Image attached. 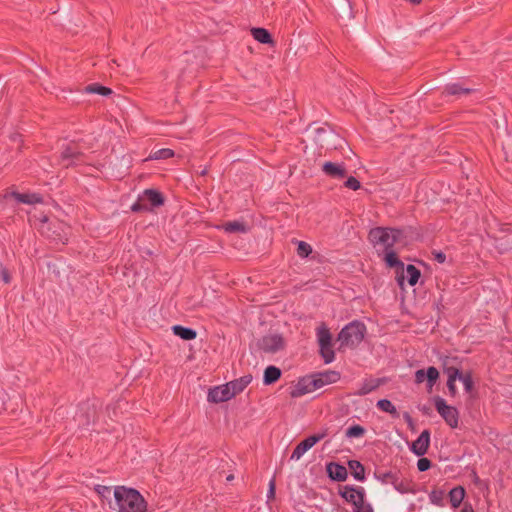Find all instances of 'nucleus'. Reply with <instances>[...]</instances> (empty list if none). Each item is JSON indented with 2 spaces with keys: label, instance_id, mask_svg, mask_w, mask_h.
<instances>
[{
  "label": "nucleus",
  "instance_id": "4",
  "mask_svg": "<svg viewBox=\"0 0 512 512\" xmlns=\"http://www.w3.org/2000/svg\"><path fill=\"white\" fill-rule=\"evenodd\" d=\"M375 478L383 485H392L401 494L413 491L411 481L404 477L399 470L378 471L375 472Z\"/></svg>",
  "mask_w": 512,
  "mask_h": 512
},
{
  "label": "nucleus",
  "instance_id": "56",
  "mask_svg": "<svg viewBox=\"0 0 512 512\" xmlns=\"http://www.w3.org/2000/svg\"><path fill=\"white\" fill-rule=\"evenodd\" d=\"M347 465H348V468H349L350 470H352V465H353L352 460H348V461H347Z\"/></svg>",
  "mask_w": 512,
  "mask_h": 512
},
{
  "label": "nucleus",
  "instance_id": "2",
  "mask_svg": "<svg viewBox=\"0 0 512 512\" xmlns=\"http://www.w3.org/2000/svg\"><path fill=\"white\" fill-rule=\"evenodd\" d=\"M306 132L311 135L314 144L319 148L326 150L337 148L339 136L330 126H315V123H312Z\"/></svg>",
  "mask_w": 512,
  "mask_h": 512
},
{
  "label": "nucleus",
  "instance_id": "18",
  "mask_svg": "<svg viewBox=\"0 0 512 512\" xmlns=\"http://www.w3.org/2000/svg\"><path fill=\"white\" fill-rule=\"evenodd\" d=\"M326 472L328 477L337 482H342L346 480L348 472L347 468L344 465H341L336 462H330L326 465Z\"/></svg>",
  "mask_w": 512,
  "mask_h": 512
},
{
  "label": "nucleus",
  "instance_id": "34",
  "mask_svg": "<svg viewBox=\"0 0 512 512\" xmlns=\"http://www.w3.org/2000/svg\"><path fill=\"white\" fill-rule=\"evenodd\" d=\"M445 492L441 489H434L429 493V500L432 504L439 507L444 506Z\"/></svg>",
  "mask_w": 512,
  "mask_h": 512
},
{
  "label": "nucleus",
  "instance_id": "3",
  "mask_svg": "<svg viewBox=\"0 0 512 512\" xmlns=\"http://www.w3.org/2000/svg\"><path fill=\"white\" fill-rule=\"evenodd\" d=\"M402 234V230L400 229L375 227L369 232V240L375 247L382 248V251L389 250L393 249Z\"/></svg>",
  "mask_w": 512,
  "mask_h": 512
},
{
  "label": "nucleus",
  "instance_id": "17",
  "mask_svg": "<svg viewBox=\"0 0 512 512\" xmlns=\"http://www.w3.org/2000/svg\"><path fill=\"white\" fill-rule=\"evenodd\" d=\"M140 199H142L145 203L148 202L151 206V210L153 208L160 207L165 203L164 195L155 189H145L140 195Z\"/></svg>",
  "mask_w": 512,
  "mask_h": 512
},
{
  "label": "nucleus",
  "instance_id": "31",
  "mask_svg": "<svg viewBox=\"0 0 512 512\" xmlns=\"http://www.w3.org/2000/svg\"><path fill=\"white\" fill-rule=\"evenodd\" d=\"M85 93L99 94L102 96H109L112 94V90L109 87L103 86L99 83H92L84 88Z\"/></svg>",
  "mask_w": 512,
  "mask_h": 512
},
{
  "label": "nucleus",
  "instance_id": "1",
  "mask_svg": "<svg viewBox=\"0 0 512 512\" xmlns=\"http://www.w3.org/2000/svg\"><path fill=\"white\" fill-rule=\"evenodd\" d=\"M114 498L118 512H145L147 509V502L134 488L117 486L114 489Z\"/></svg>",
  "mask_w": 512,
  "mask_h": 512
},
{
  "label": "nucleus",
  "instance_id": "39",
  "mask_svg": "<svg viewBox=\"0 0 512 512\" xmlns=\"http://www.w3.org/2000/svg\"><path fill=\"white\" fill-rule=\"evenodd\" d=\"M366 333V327L362 322L354 320V340L362 341Z\"/></svg>",
  "mask_w": 512,
  "mask_h": 512
},
{
  "label": "nucleus",
  "instance_id": "53",
  "mask_svg": "<svg viewBox=\"0 0 512 512\" xmlns=\"http://www.w3.org/2000/svg\"><path fill=\"white\" fill-rule=\"evenodd\" d=\"M345 435L348 437V438H352V425L348 426L345 430Z\"/></svg>",
  "mask_w": 512,
  "mask_h": 512
},
{
  "label": "nucleus",
  "instance_id": "46",
  "mask_svg": "<svg viewBox=\"0 0 512 512\" xmlns=\"http://www.w3.org/2000/svg\"><path fill=\"white\" fill-rule=\"evenodd\" d=\"M275 491H276L275 478H272L269 482V489L267 492L268 500H273L275 498Z\"/></svg>",
  "mask_w": 512,
  "mask_h": 512
},
{
  "label": "nucleus",
  "instance_id": "19",
  "mask_svg": "<svg viewBox=\"0 0 512 512\" xmlns=\"http://www.w3.org/2000/svg\"><path fill=\"white\" fill-rule=\"evenodd\" d=\"M322 169L326 175L334 179H342L346 176V169L341 164L325 162Z\"/></svg>",
  "mask_w": 512,
  "mask_h": 512
},
{
  "label": "nucleus",
  "instance_id": "8",
  "mask_svg": "<svg viewBox=\"0 0 512 512\" xmlns=\"http://www.w3.org/2000/svg\"><path fill=\"white\" fill-rule=\"evenodd\" d=\"M257 347L264 353L275 354L285 348V340L280 334H267L258 339Z\"/></svg>",
  "mask_w": 512,
  "mask_h": 512
},
{
  "label": "nucleus",
  "instance_id": "7",
  "mask_svg": "<svg viewBox=\"0 0 512 512\" xmlns=\"http://www.w3.org/2000/svg\"><path fill=\"white\" fill-rule=\"evenodd\" d=\"M434 405L437 412L451 428H457L459 423V412L457 408L450 406L446 401L437 396L434 398Z\"/></svg>",
  "mask_w": 512,
  "mask_h": 512
},
{
  "label": "nucleus",
  "instance_id": "40",
  "mask_svg": "<svg viewBox=\"0 0 512 512\" xmlns=\"http://www.w3.org/2000/svg\"><path fill=\"white\" fill-rule=\"evenodd\" d=\"M354 479L358 481H363L365 479V468L357 460H354Z\"/></svg>",
  "mask_w": 512,
  "mask_h": 512
},
{
  "label": "nucleus",
  "instance_id": "23",
  "mask_svg": "<svg viewBox=\"0 0 512 512\" xmlns=\"http://www.w3.org/2000/svg\"><path fill=\"white\" fill-rule=\"evenodd\" d=\"M282 376V371L280 368L274 365H269L265 368L263 373V384L264 385H272L276 383Z\"/></svg>",
  "mask_w": 512,
  "mask_h": 512
},
{
  "label": "nucleus",
  "instance_id": "52",
  "mask_svg": "<svg viewBox=\"0 0 512 512\" xmlns=\"http://www.w3.org/2000/svg\"><path fill=\"white\" fill-rule=\"evenodd\" d=\"M358 190H363V189L361 188V183L357 179L354 178V191H358Z\"/></svg>",
  "mask_w": 512,
  "mask_h": 512
},
{
  "label": "nucleus",
  "instance_id": "25",
  "mask_svg": "<svg viewBox=\"0 0 512 512\" xmlns=\"http://www.w3.org/2000/svg\"><path fill=\"white\" fill-rule=\"evenodd\" d=\"M251 35L253 38L261 44L274 45V40L271 33L262 27H255L251 29Z\"/></svg>",
  "mask_w": 512,
  "mask_h": 512
},
{
  "label": "nucleus",
  "instance_id": "47",
  "mask_svg": "<svg viewBox=\"0 0 512 512\" xmlns=\"http://www.w3.org/2000/svg\"><path fill=\"white\" fill-rule=\"evenodd\" d=\"M84 406H86V407H87L86 419H85L84 424L89 425V424H90V422H91V418H92V420H94L95 411H94V410H92V412H90V407H89V405H88V404H85Z\"/></svg>",
  "mask_w": 512,
  "mask_h": 512
},
{
  "label": "nucleus",
  "instance_id": "38",
  "mask_svg": "<svg viewBox=\"0 0 512 512\" xmlns=\"http://www.w3.org/2000/svg\"><path fill=\"white\" fill-rule=\"evenodd\" d=\"M352 337V322L346 324L340 333L338 334V340L343 343H348L349 339Z\"/></svg>",
  "mask_w": 512,
  "mask_h": 512
},
{
  "label": "nucleus",
  "instance_id": "27",
  "mask_svg": "<svg viewBox=\"0 0 512 512\" xmlns=\"http://www.w3.org/2000/svg\"><path fill=\"white\" fill-rule=\"evenodd\" d=\"M172 331L174 335L180 337L183 340H194L197 337V332L195 329L190 327H185L182 325H174L172 326Z\"/></svg>",
  "mask_w": 512,
  "mask_h": 512
},
{
  "label": "nucleus",
  "instance_id": "6",
  "mask_svg": "<svg viewBox=\"0 0 512 512\" xmlns=\"http://www.w3.org/2000/svg\"><path fill=\"white\" fill-rule=\"evenodd\" d=\"M317 340L320 348L319 353L324 363H331L335 358V353L332 349V335L325 324H321L317 328Z\"/></svg>",
  "mask_w": 512,
  "mask_h": 512
},
{
  "label": "nucleus",
  "instance_id": "24",
  "mask_svg": "<svg viewBox=\"0 0 512 512\" xmlns=\"http://www.w3.org/2000/svg\"><path fill=\"white\" fill-rule=\"evenodd\" d=\"M466 495V491L463 486H456L452 488L449 493V502L451 504V507L453 509H457L460 507L461 503L463 502Z\"/></svg>",
  "mask_w": 512,
  "mask_h": 512
},
{
  "label": "nucleus",
  "instance_id": "20",
  "mask_svg": "<svg viewBox=\"0 0 512 512\" xmlns=\"http://www.w3.org/2000/svg\"><path fill=\"white\" fill-rule=\"evenodd\" d=\"M252 381V375H244L238 379L232 380L227 384L231 393H233V397L237 394L241 393Z\"/></svg>",
  "mask_w": 512,
  "mask_h": 512
},
{
  "label": "nucleus",
  "instance_id": "55",
  "mask_svg": "<svg viewBox=\"0 0 512 512\" xmlns=\"http://www.w3.org/2000/svg\"><path fill=\"white\" fill-rule=\"evenodd\" d=\"M234 479V475L233 474H229L227 477H226V480L229 482V481H232Z\"/></svg>",
  "mask_w": 512,
  "mask_h": 512
},
{
  "label": "nucleus",
  "instance_id": "21",
  "mask_svg": "<svg viewBox=\"0 0 512 512\" xmlns=\"http://www.w3.org/2000/svg\"><path fill=\"white\" fill-rule=\"evenodd\" d=\"M472 91H473V89L468 88V87H464L461 83L457 82V83L447 84L444 87L442 94L445 95V96H457V97H460L462 95H468Z\"/></svg>",
  "mask_w": 512,
  "mask_h": 512
},
{
  "label": "nucleus",
  "instance_id": "13",
  "mask_svg": "<svg viewBox=\"0 0 512 512\" xmlns=\"http://www.w3.org/2000/svg\"><path fill=\"white\" fill-rule=\"evenodd\" d=\"M14 198L16 199L19 203H23V204H37V203H42L43 202V198L40 194H37V193H19V192H7L5 193L3 196H0V201L2 199H7V198Z\"/></svg>",
  "mask_w": 512,
  "mask_h": 512
},
{
  "label": "nucleus",
  "instance_id": "57",
  "mask_svg": "<svg viewBox=\"0 0 512 512\" xmlns=\"http://www.w3.org/2000/svg\"><path fill=\"white\" fill-rule=\"evenodd\" d=\"M348 4H349V8L352 9V3L350 2V0H347Z\"/></svg>",
  "mask_w": 512,
  "mask_h": 512
},
{
  "label": "nucleus",
  "instance_id": "5",
  "mask_svg": "<svg viewBox=\"0 0 512 512\" xmlns=\"http://www.w3.org/2000/svg\"><path fill=\"white\" fill-rule=\"evenodd\" d=\"M30 221L33 222V225L44 237L53 240L60 238L61 234L58 231L60 224L57 221H51L50 218L43 212L39 213V215H33Z\"/></svg>",
  "mask_w": 512,
  "mask_h": 512
},
{
  "label": "nucleus",
  "instance_id": "37",
  "mask_svg": "<svg viewBox=\"0 0 512 512\" xmlns=\"http://www.w3.org/2000/svg\"><path fill=\"white\" fill-rule=\"evenodd\" d=\"M297 244V255L301 258H306L312 253V247L310 244L304 241H296Z\"/></svg>",
  "mask_w": 512,
  "mask_h": 512
},
{
  "label": "nucleus",
  "instance_id": "26",
  "mask_svg": "<svg viewBox=\"0 0 512 512\" xmlns=\"http://www.w3.org/2000/svg\"><path fill=\"white\" fill-rule=\"evenodd\" d=\"M381 254L383 255L382 259L388 267L400 269L404 268V263L398 258L396 252L393 249L383 250Z\"/></svg>",
  "mask_w": 512,
  "mask_h": 512
},
{
  "label": "nucleus",
  "instance_id": "36",
  "mask_svg": "<svg viewBox=\"0 0 512 512\" xmlns=\"http://www.w3.org/2000/svg\"><path fill=\"white\" fill-rule=\"evenodd\" d=\"M174 156V151L169 149V148H162V149H159L155 152H153L149 158L150 159H155V160H160V159H169L171 157Z\"/></svg>",
  "mask_w": 512,
  "mask_h": 512
},
{
  "label": "nucleus",
  "instance_id": "11",
  "mask_svg": "<svg viewBox=\"0 0 512 512\" xmlns=\"http://www.w3.org/2000/svg\"><path fill=\"white\" fill-rule=\"evenodd\" d=\"M318 388L314 375L301 378L295 387L291 390L290 396L292 398L301 397L307 393L313 392Z\"/></svg>",
  "mask_w": 512,
  "mask_h": 512
},
{
  "label": "nucleus",
  "instance_id": "42",
  "mask_svg": "<svg viewBox=\"0 0 512 512\" xmlns=\"http://www.w3.org/2000/svg\"><path fill=\"white\" fill-rule=\"evenodd\" d=\"M339 492L347 502L352 503V485H345Z\"/></svg>",
  "mask_w": 512,
  "mask_h": 512
},
{
  "label": "nucleus",
  "instance_id": "29",
  "mask_svg": "<svg viewBox=\"0 0 512 512\" xmlns=\"http://www.w3.org/2000/svg\"><path fill=\"white\" fill-rule=\"evenodd\" d=\"M222 228L227 233H247L249 227L244 221H228L222 225Z\"/></svg>",
  "mask_w": 512,
  "mask_h": 512
},
{
  "label": "nucleus",
  "instance_id": "45",
  "mask_svg": "<svg viewBox=\"0 0 512 512\" xmlns=\"http://www.w3.org/2000/svg\"><path fill=\"white\" fill-rule=\"evenodd\" d=\"M431 467V461L428 458H420L417 462V468L420 472L427 471Z\"/></svg>",
  "mask_w": 512,
  "mask_h": 512
},
{
  "label": "nucleus",
  "instance_id": "50",
  "mask_svg": "<svg viewBox=\"0 0 512 512\" xmlns=\"http://www.w3.org/2000/svg\"><path fill=\"white\" fill-rule=\"evenodd\" d=\"M460 512H474V509L470 503H465Z\"/></svg>",
  "mask_w": 512,
  "mask_h": 512
},
{
  "label": "nucleus",
  "instance_id": "10",
  "mask_svg": "<svg viewBox=\"0 0 512 512\" xmlns=\"http://www.w3.org/2000/svg\"><path fill=\"white\" fill-rule=\"evenodd\" d=\"M327 435L328 430L324 429L322 432L308 436L295 447L290 459L299 460L309 449L324 439Z\"/></svg>",
  "mask_w": 512,
  "mask_h": 512
},
{
  "label": "nucleus",
  "instance_id": "35",
  "mask_svg": "<svg viewBox=\"0 0 512 512\" xmlns=\"http://www.w3.org/2000/svg\"><path fill=\"white\" fill-rule=\"evenodd\" d=\"M457 379H459L463 383L464 389L467 393H470L472 391L474 382L470 372L463 374L460 371V376H457Z\"/></svg>",
  "mask_w": 512,
  "mask_h": 512
},
{
  "label": "nucleus",
  "instance_id": "22",
  "mask_svg": "<svg viewBox=\"0 0 512 512\" xmlns=\"http://www.w3.org/2000/svg\"><path fill=\"white\" fill-rule=\"evenodd\" d=\"M382 383H383V381L378 378H373V377L365 378L363 380V382L361 383L359 389L356 392H354V395L355 394L366 395V394L376 390Z\"/></svg>",
  "mask_w": 512,
  "mask_h": 512
},
{
  "label": "nucleus",
  "instance_id": "33",
  "mask_svg": "<svg viewBox=\"0 0 512 512\" xmlns=\"http://www.w3.org/2000/svg\"><path fill=\"white\" fill-rule=\"evenodd\" d=\"M376 406L383 412L389 413L392 416H397L398 412L393 403L388 399H380Z\"/></svg>",
  "mask_w": 512,
  "mask_h": 512
},
{
  "label": "nucleus",
  "instance_id": "48",
  "mask_svg": "<svg viewBox=\"0 0 512 512\" xmlns=\"http://www.w3.org/2000/svg\"><path fill=\"white\" fill-rule=\"evenodd\" d=\"M364 433L365 429L362 426L354 424V438L361 437Z\"/></svg>",
  "mask_w": 512,
  "mask_h": 512
},
{
  "label": "nucleus",
  "instance_id": "30",
  "mask_svg": "<svg viewBox=\"0 0 512 512\" xmlns=\"http://www.w3.org/2000/svg\"><path fill=\"white\" fill-rule=\"evenodd\" d=\"M446 373L448 375L447 388L450 395L454 397L457 394L455 381L457 380V376H460V370L456 367H448Z\"/></svg>",
  "mask_w": 512,
  "mask_h": 512
},
{
  "label": "nucleus",
  "instance_id": "28",
  "mask_svg": "<svg viewBox=\"0 0 512 512\" xmlns=\"http://www.w3.org/2000/svg\"><path fill=\"white\" fill-rule=\"evenodd\" d=\"M318 388L324 385L334 383L339 379V374L335 371H327L323 373L314 374Z\"/></svg>",
  "mask_w": 512,
  "mask_h": 512
},
{
  "label": "nucleus",
  "instance_id": "54",
  "mask_svg": "<svg viewBox=\"0 0 512 512\" xmlns=\"http://www.w3.org/2000/svg\"><path fill=\"white\" fill-rule=\"evenodd\" d=\"M410 3L417 5L420 4L422 0H408Z\"/></svg>",
  "mask_w": 512,
  "mask_h": 512
},
{
  "label": "nucleus",
  "instance_id": "41",
  "mask_svg": "<svg viewBox=\"0 0 512 512\" xmlns=\"http://www.w3.org/2000/svg\"><path fill=\"white\" fill-rule=\"evenodd\" d=\"M131 211L135 213L140 212H147L151 211V208L147 206V203H145L142 199H140V196L138 197V200L132 204Z\"/></svg>",
  "mask_w": 512,
  "mask_h": 512
},
{
  "label": "nucleus",
  "instance_id": "16",
  "mask_svg": "<svg viewBox=\"0 0 512 512\" xmlns=\"http://www.w3.org/2000/svg\"><path fill=\"white\" fill-rule=\"evenodd\" d=\"M354 512H374L371 504L365 499V489L354 487Z\"/></svg>",
  "mask_w": 512,
  "mask_h": 512
},
{
  "label": "nucleus",
  "instance_id": "49",
  "mask_svg": "<svg viewBox=\"0 0 512 512\" xmlns=\"http://www.w3.org/2000/svg\"><path fill=\"white\" fill-rule=\"evenodd\" d=\"M434 258L437 262L443 263L446 260V255L443 252H435Z\"/></svg>",
  "mask_w": 512,
  "mask_h": 512
},
{
  "label": "nucleus",
  "instance_id": "44",
  "mask_svg": "<svg viewBox=\"0 0 512 512\" xmlns=\"http://www.w3.org/2000/svg\"><path fill=\"white\" fill-rule=\"evenodd\" d=\"M95 491L103 498H108L111 494V488L105 485H96Z\"/></svg>",
  "mask_w": 512,
  "mask_h": 512
},
{
  "label": "nucleus",
  "instance_id": "32",
  "mask_svg": "<svg viewBox=\"0 0 512 512\" xmlns=\"http://www.w3.org/2000/svg\"><path fill=\"white\" fill-rule=\"evenodd\" d=\"M406 273L409 285H416L421 276L420 270L416 268L414 265L409 264L406 267Z\"/></svg>",
  "mask_w": 512,
  "mask_h": 512
},
{
  "label": "nucleus",
  "instance_id": "12",
  "mask_svg": "<svg viewBox=\"0 0 512 512\" xmlns=\"http://www.w3.org/2000/svg\"><path fill=\"white\" fill-rule=\"evenodd\" d=\"M233 398V393L229 390L227 384L210 388L207 400L211 403H221Z\"/></svg>",
  "mask_w": 512,
  "mask_h": 512
},
{
  "label": "nucleus",
  "instance_id": "9",
  "mask_svg": "<svg viewBox=\"0 0 512 512\" xmlns=\"http://www.w3.org/2000/svg\"><path fill=\"white\" fill-rule=\"evenodd\" d=\"M60 159L66 167L74 166L84 162V153L76 142L71 141L63 145Z\"/></svg>",
  "mask_w": 512,
  "mask_h": 512
},
{
  "label": "nucleus",
  "instance_id": "15",
  "mask_svg": "<svg viewBox=\"0 0 512 512\" xmlns=\"http://www.w3.org/2000/svg\"><path fill=\"white\" fill-rule=\"evenodd\" d=\"M430 445V431L425 429L418 438L412 442L411 451L417 456H423L427 453Z\"/></svg>",
  "mask_w": 512,
  "mask_h": 512
},
{
  "label": "nucleus",
  "instance_id": "51",
  "mask_svg": "<svg viewBox=\"0 0 512 512\" xmlns=\"http://www.w3.org/2000/svg\"><path fill=\"white\" fill-rule=\"evenodd\" d=\"M344 186L348 189H352V176L347 177L346 181L344 182Z\"/></svg>",
  "mask_w": 512,
  "mask_h": 512
},
{
  "label": "nucleus",
  "instance_id": "14",
  "mask_svg": "<svg viewBox=\"0 0 512 512\" xmlns=\"http://www.w3.org/2000/svg\"><path fill=\"white\" fill-rule=\"evenodd\" d=\"M438 378L439 372L434 366L429 367L427 370L419 369L415 372V382L421 384L427 380V386L430 389L435 385Z\"/></svg>",
  "mask_w": 512,
  "mask_h": 512
},
{
  "label": "nucleus",
  "instance_id": "43",
  "mask_svg": "<svg viewBox=\"0 0 512 512\" xmlns=\"http://www.w3.org/2000/svg\"><path fill=\"white\" fill-rule=\"evenodd\" d=\"M0 275L1 279L5 284H9L12 280V276L8 268H6L4 265H0Z\"/></svg>",
  "mask_w": 512,
  "mask_h": 512
}]
</instances>
